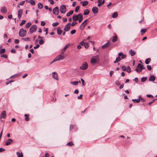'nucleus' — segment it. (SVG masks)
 <instances>
[{
  "mask_svg": "<svg viewBox=\"0 0 157 157\" xmlns=\"http://www.w3.org/2000/svg\"><path fill=\"white\" fill-rule=\"evenodd\" d=\"M23 12V10L22 9H20L17 11L18 17L19 19H20L21 17Z\"/></svg>",
  "mask_w": 157,
  "mask_h": 157,
  "instance_id": "obj_11",
  "label": "nucleus"
},
{
  "mask_svg": "<svg viewBox=\"0 0 157 157\" xmlns=\"http://www.w3.org/2000/svg\"><path fill=\"white\" fill-rule=\"evenodd\" d=\"M5 150V149L2 148H0V152H3Z\"/></svg>",
  "mask_w": 157,
  "mask_h": 157,
  "instance_id": "obj_59",
  "label": "nucleus"
},
{
  "mask_svg": "<svg viewBox=\"0 0 157 157\" xmlns=\"http://www.w3.org/2000/svg\"><path fill=\"white\" fill-rule=\"evenodd\" d=\"M32 25L31 22H29L26 24L25 25V27L26 28H29Z\"/></svg>",
  "mask_w": 157,
  "mask_h": 157,
  "instance_id": "obj_31",
  "label": "nucleus"
},
{
  "mask_svg": "<svg viewBox=\"0 0 157 157\" xmlns=\"http://www.w3.org/2000/svg\"><path fill=\"white\" fill-rule=\"evenodd\" d=\"M147 77H142L141 79V81L142 82H144V81H145L146 80V79L147 78Z\"/></svg>",
  "mask_w": 157,
  "mask_h": 157,
  "instance_id": "obj_40",
  "label": "nucleus"
},
{
  "mask_svg": "<svg viewBox=\"0 0 157 157\" xmlns=\"http://www.w3.org/2000/svg\"><path fill=\"white\" fill-rule=\"evenodd\" d=\"M37 29V26L36 25H33L29 29V32L30 33H32L33 32L36 31Z\"/></svg>",
  "mask_w": 157,
  "mask_h": 157,
  "instance_id": "obj_6",
  "label": "nucleus"
},
{
  "mask_svg": "<svg viewBox=\"0 0 157 157\" xmlns=\"http://www.w3.org/2000/svg\"><path fill=\"white\" fill-rule=\"evenodd\" d=\"M76 30L75 29H73L71 30V34H73L75 33Z\"/></svg>",
  "mask_w": 157,
  "mask_h": 157,
  "instance_id": "obj_50",
  "label": "nucleus"
},
{
  "mask_svg": "<svg viewBox=\"0 0 157 157\" xmlns=\"http://www.w3.org/2000/svg\"><path fill=\"white\" fill-rule=\"evenodd\" d=\"M139 98L140 99V100L142 102H144L145 101V100L143 98H141L140 96H139Z\"/></svg>",
  "mask_w": 157,
  "mask_h": 157,
  "instance_id": "obj_54",
  "label": "nucleus"
},
{
  "mask_svg": "<svg viewBox=\"0 0 157 157\" xmlns=\"http://www.w3.org/2000/svg\"><path fill=\"white\" fill-rule=\"evenodd\" d=\"M16 154L18 157H23V156L22 152L20 153V152H17Z\"/></svg>",
  "mask_w": 157,
  "mask_h": 157,
  "instance_id": "obj_23",
  "label": "nucleus"
},
{
  "mask_svg": "<svg viewBox=\"0 0 157 157\" xmlns=\"http://www.w3.org/2000/svg\"><path fill=\"white\" fill-rule=\"evenodd\" d=\"M38 7L39 9H41L43 7V5L40 2L38 4Z\"/></svg>",
  "mask_w": 157,
  "mask_h": 157,
  "instance_id": "obj_32",
  "label": "nucleus"
},
{
  "mask_svg": "<svg viewBox=\"0 0 157 157\" xmlns=\"http://www.w3.org/2000/svg\"><path fill=\"white\" fill-rule=\"evenodd\" d=\"M78 82L77 81L71 82V83L75 86L77 85L78 84Z\"/></svg>",
  "mask_w": 157,
  "mask_h": 157,
  "instance_id": "obj_33",
  "label": "nucleus"
},
{
  "mask_svg": "<svg viewBox=\"0 0 157 157\" xmlns=\"http://www.w3.org/2000/svg\"><path fill=\"white\" fill-rule=\"evenodd\" d=\"M82 3V6H86L88 5V2L87 1H84L83 2H81V3Z\"/></svg>",
  "mask_w": 157,
  "mask_h": 157,
  "instance_id": "obj_27",
  "label": "nucleus"
},
{
  "mask_svg": "<svg viewBox=\"0 0 157 157\" xmlns=\"http://www.w3.org/2000/svg\"><path fill=\"white\" fill-rule=\"evenodd\" d=\"M25 2V1H22L20 2L19 5L21 6H22L24 4Z\"/></svg>",
  "mask_w": 157,
  "mask_h": 157,
  "instance_id": "obj_51",
  "label": "nucleus"
},
{
  "mask_svg": "<svg viewBox=\"0 0 157 157\" xmlns=\"http://www.w3.org/2000/svg\"><path fill=\"white\" fill-rule=\"evenodd\" d=\"M132 101H136V102L137 103H139L140 101V99L139 98V99H132Z\"/></svg>",
  "mask_w": 157,
  "mask_h": 157,
  "instance_id": "obj_37",
  "label": "nucleus"
},
{
  "mask_svg": "<svg viewBox=\"0 0 157 157\" xmlns=\"http://www.w3.org/2000/svg\"><path fill=\"white\" fill-rule=\"evenodd\" d=\"M117 16H118L117 12H116L113 13L112 17L113 18H115L117 17Z\"/></svg>",
  "mask_w": 157,
  "mask_h": 157,
  "instance_id": "obj_25",
  "label": "nucleus"
},
{
  "mask_svg": "<svg viewBox=\"0 0 157 157\" xmlns=\"http://www.w3.org/2000/svg\"><path fill=\"white\" fill-rule=\"evenodd\" d=\"M52 12L54 14L57 15L59 13V9L58 7H56L53 8L52 10Z\"/></svg>",
  "mask_w": 157,
  "mask_h": 157,
  "instance_id": "obj_9",
  "label": "nucleus"
},
{
  "mask_svg": "<svg viewBox=\"0 0 157 157\" xmlns=\"http://www.w3.org/2000/svg\"><path fill=\"white\" fill-rule=\"evenodd\" d=\"M88 20H85L80 25L79 28L81 30H82L85 26L86 25V22L88 21Z\"/></svg>",
  "mask_w": 157,
  "mask_h": 157,
  "instance_id": "obj_8",
  "label": "nucleus"
},
{
  "mask_svg": "<svg viewBox=\"0 0 157 157\" xmlns=\"http://www.w3.org/2000/svg\"><path fill=\"white\" fill-rule=\"evenodd\" d=\"M45 157H49V154L48 153H46L45 155Z\"/></svg>",
  "mask_w": 157,
  "mask_h": 157,
  "instance_id": "obj_64",
  "label": "nucleus"
},
{
  "mask_svg": "<svg viewBox=\"0 0 157 157\" xmlns=\"http://www.w3.org/2000/svg\"><path fill=\"white\" fill-rule=\"evenodd\" d=\"M143 65H141L140 63L138 64L137 67V68H140V69L141 70V68L143 66Z\"/></svg>",
  "mask_w": 157,
  "mask_h": 157,
  "instance_id": "obj_41",
  "label": "nucleus"
},
{
  "mask_svg": "<svg viewBox=\"0 0 157 157\" xmlns=\"http://www.w3.org/2000/svg\"><path fill=\"white\" fill-rule=\"evenodd\" d=\"M81 13H79L77 15H74L72 17V20L74 21H77L79 17L80 14H81Z\"/></svg>",
  "mask_w": 157,
  "mask_h": 157,
  "instance_id": "obj_10",
  "label": "nucleus"
},
{
  "mask_svg": "<svg viewBox=\"0 0 157 157\" xmlns=\"http://www.w3.org/2000/svg\"><path fill=\"white\" fill-rule=\"evenodd\" d=\"M25 22H26V21L25 20H23L21 21V23L20 24V25L21 26H22L23 25L25 24Z\"/></svg>",
  "mask_w": 157,
  "mask_h": 157,
  "instance_id": "obj_39",
  "label": "nucleus"
},
{
  "mask_svg": "<svg viewBox=\"0 0 157 157\" xmlns=\"http://www.w3.org/2000/svg\"><path fill=\"white\" fill-rule=\"evenodd\" d=\"M79 9V6H77L75 9V11L76 12H78V10Z\"/></svg>",
  "mask_w": 157,
  "mask_h": 157,
  "instance_id": "obj_45",
  "label": "nucleus"
},
{
  "mask_svg": "<svg viewBox=\"0 0 157 157\" xmlns=\"http://www.w3.org/2000/svg\"><path fill=\"white\" fill-rule=\"evenodd\" d=\"M59 24V23L58 22H56V23H53L52 24V25L54 27L56 26H57Z\"/></svg>",
  "mask_w": 157,
  "mask_h": 157,
  "instance_id": "obj_44",
  "label": "nucleus"
},
{
  "mask_svg": "<svg viewBox=\"0 0 157 157\" xmlns=\"http://www.w3.org/2000/svg\"><path fill=\"white\" fill-rule=\"evenodd\" d=\"M83 16L81 14H80V17L78 20V22L79 23H80L83 20Z\"/></svg>",
  "mask_w": 157,
  "mask_h": 157,
  "instance_id": "obj_24",
  "label": "nucleus"
},
{
  "mask_svg": "<svg viewBox=\"0 0 157 157\" xmlns=\"http://www.w3.org/2000/svg\"><path fill=\"white\" fill-rule=\"evenodd\" d=\"M6 116V112L5 111H3L0 115V118H5Z\"/></svg>",
  "mask_w": 157,
  "mask_h": 157,
  "instance_id": "obj_19",
  "label": "nucleus"
},
{
  "mask_svg": "<svg viewBox=\"0 0 157 157\" xmlns=\"http://www.w3.org/2000/svg\"><path fill=\"white\" fill-rule=\"evenodd\" d=\"M110 45V43L108 41L105 44L103 45L102 46V48L103 49H104L107 48V47H109Z\"/></svg>",
  "mask_w": 157,
  "mask_h": 157,
  "instance_id": "obj_14",
  "label": "nucleus"
},
{
  "mask_svg": "<svg viewBox=\"0 0 157 157\" xmlns=\"http://www.w3.org/2000/svg\"><path fill=\"white\" fill-rule=\"evenodd\" d=\"M71 25V23H70L67 24L65 26V27L64 29V30L65 31H68L70 29Z\"/></svg>",
  "mask_w": 157,
  "mask_h": 157,
  "instance_id": "obj_12",
  "label": "nucleus"
},
{
  "mask_svg": "<svg viewBox=\"0 0 157 157\" xmlns=\"http://www.w3.org/2000/svg\"><path fill=\"white\" fill-rule=\"evenodd\" d=\"M147 31V29H142L141 30V33L142 35L145 33Z\"/></svg>",
  "mask_w": 157,
  "mask_h": 157,
  "instance_id": "obj_30",
  "label": "nucleus"
},
{
  "mask_svg": "<svg viewBox=\"0 0 157 157\" xmlns=\"http://www.w3.org/2000/svg\"><path fill=\"white\" fill-rule=\"evenodd\" d=\"M45 25V23L44 21H42L41 23V25L43 26H44Z\"/></svg>",
  "mask_w": 157,
  "mask_h": 157,
  "instance_id": "obj_62",
  "label": "nucleus"
},
{
  "mask_svg": "<svg viewBox=\"0 0 157 157\" xmlns=\"http://www.w3.org/2000/svg\"><path fill=\"white\" fill-rule=\"evenodd\" d=\"M99 59L98 56V55L93 56L91 60V63H92L94 64L96 63Z\"/></svg>",
  "mask_w": 157,
  "mask_h": 157,
  "instance_id": "obj_4",
  "label": "nucleus"
},
{
  "mask_svg": "<svg viewBox=\"0 0 157 157\" xmlns=\"http://www.w3.org/2000/svg\"><path fill=\"white\" fill-rule=\"evenodd\" d=\"M147 69L149 70H150L151 69V66L150 65H147Z\"/></svg>",
  "mask_w": 157,
  "mask_h": 157,
  "instance_id": "obj_58",
  "label": "nucleus"
},
{
  "mask_svg": "<svg viewBox=\"0 0 157 157\" xmlns=\"http://www.w3.org/2000/svg\"><path fill=\"white\" fill-rule=\"evenodd\" d=\"M2 57H4L5 58H7V56L6 54H4L2 55L1 56Z\"/></svg>",
  "mask_w": 157,
  "mask_h": 157,
  "instance_id": "obj_63",
  "label": "nucleus"
},
{
  "mask_svg": "<svg viewBox=\"0 0 157 157\" xmlns=\"http://www.w3.org/2000/svg\"><path fill=\"white\" fill-rule=\"evenodd\" d=\"M66 10V8L64 5H62L60 7V11L61 13H64Z\"/></svg>",
  "mask_w": 157,
  "mask_h": 157,
  "instance_id": "obj_7",
  "label": "nucleus"
},
{
  "mask_svg": "<svg viewBox=\"0 0 157 157\" xmlns=\"http://www.w3.org/2000/svg\"><path fill=\"white\" fill-rule=\"evenodd\" d=\"M48 28H47L45 29L44 31L46 32L45 35H46L48 33Z\"/></svg>",
  "mask_w": 157,
  "mask_h": 157,
  "instance_id": "obj_61",
  "label": "nucleus"
},
{
  "mask_svg": "<svg viewBox=\"0 0 157 157\" xmlns=\"http://www.w3.org/2000/svg\"><path fill=\"white\" fill-rule=\"evenodd\" d=\"M77 24V22H73L71 24V26H74L76 24Z\"/></svg>",
  "mask_w": 157,
  "mask_h": 157,
  "instance_id": "obj_57",
  "label": "nucleus"
},
{
  "mask_svg": "<svg viewBox=\"0 0 157 157\" xmlns=\"http://www.w3.org/2000/svg\"><path fill=\"white\" fill-rule=\"evenodd\" d=\"M25 120L26 121H28L29 120V115L27 114H25Z\"/></svg>",
  "mask_w": 157,
  "mask_h": 157,
  "instance_id": "obj_35",
  "label": "nucleus"
},
{
  "mask_svg": "<svg viewBox=\"0 0 157 157\" xmlns=\"http://www.w3.org/2000/svg\"><path fill=\"white\" fill-rule=\"evenodd\" d=\"M126 71L128 73H130L131 71V70L129 66H128L126 68Z\"/></svg>",
  "mask_w": 157,
  "mask_h": 157,
  "instance_id": "obj_38",
  "label": "nucleus"
},
{
  "mask_svg": "<svg viewBox=\"0 0 157 157\" xmlns=\"http://www.w3.org/2000/svg\"><path fill=\"white\" fill-rule=\"evenodd\" d=\"M129 53L131 56H133L135 55V53L134 51H133L131 49Z\"/></svg>",
  "mask_w": 157,
  "mask_h": 157,
  "instance_id": "obj_29",
  "label": "nucleus"
},
{
  "mask_svg": "<svg viewBox=\"0 0 157 157\" xmlns=\"http://www.w3.org/2000/svg\"><path fill=\"white\" fill-rule=\"evenodd\" d=\"M53 75L52 76L54 79L57 80H58V75L57 73H56L55 72H54L52 73Z\"/></svg>",
  "mask_w": 157,
  "mask_h": 157,
  "instance_id": "obj_15",
  "label": "nucleus"
},
{
  "mask_svg": "<svg viewBox=\"0 0 157 157\" xmlns=\"http://www.w3.org/2000/svg\"><path fill=\"white\" fill-rule=\"evenodd\" d=\"M156 100H157V99H154L152 100V101H151V102H150L149 103H148V105H150L152 103H153V102H154Z\"/></svg>",
  "mask_w": 157,
  "mask_h": 157,
  "instance_id": "obj_55",
  "label": "nucleus"
},
{
  "mask_svg": "<svg viewBox=\"0 0 157 157\" xmlns=\"http://www.w3.org/2000/svg\"><path fill=\"white\" fill-rule=\"evenodd\" d=\"M80 44L82 46L84 45L85 47L86 48H88V46H89L88 45L87 43H84V42L83 41H82L81 42Z\"/></svg>",
  "mask_w": 157,
  "mask_h": 157,
  "instance_id": "obj_17",
  "label": "nucleus"
},
{
  "mask_svg": "<svg viewBox=\"0 0 157 157\" xmlns=\"http://www.w3.org/2000/svg\"><path fill=\"white\" fill-rule=\"evenodd\" d=\"M57 33L58 35H60L62 32V30L61 29L60 27H58L57 29Z\"/></svg>",
  "mask_w": 157,
  "mask_h": 157,
  "instance_id": "obj_20",
  "label": "nucleus"
},
{
  "mask_svg": "<svg viewBox=\"0 0 157 157\" xmlns=\"http://www.w3.org/2000/svg\"><path fill=\"white\" fill-rule=\"evenodd\" d=\"M126 57V55L124 54L122 52H121L118 54V57L116 58L115 61L114 62V63L120 61L121 59H123Z\"/></svg>",
  "mask_w": 157,
  "mask_h": 157,
  "instance_id": "obj_1",
  "label": "nucleus"
},
{
  "mask_svg": "<svg viewBox=\"0 0 157 157\" xmlns=\"http://www.w3.org/2000/svg\"><path fill=\"white\" fill-rule=\"evenodd\" d=\"M81 80L82 82V85L83 86H85V81H84V80L82 78H81Z\"/></svg>",
  "mask_w": 157,
  "mask_h": 157,
  "instance_id": "obj_48",
  "label": "nucleus"
},
{
  "mask_svg": "<svg viewBox=\"0 0 157 157\" xmlns=\"http://www.w3.org/2000/svg\"><path fill=\"white\" fill-rule=\"evenodd\" d=\"M0 10L2 12L4 13H6L7 12V9L5 6L2 7Z\"/></svg>",
  "mask_w": 157,
  "mask_h": 157,
  "instance_id": "obj_16",
  "label": "nucleus"
},
{
  "mask_svg": "<svg viewBox=\"0 0 157 157\" xmlns=\"http://www.w3.org/2000/svg\"><path fill=\"white\" fill-rule=\"evenodd\" d=\"M65 57V56H64L63 55L61 54H60L58 56H57L50 63V64H51L52 63L54 62L58 61H60L61 60H63L64 59Z\"/></svg>",
  "mask_w": 157,
  "mask_h": 157,
  "instance_id": "obj_2",
  "label": "nucleus"
},
{
  "mask_svg": "<svg viewBox=\"0 0 157 157\" xmlns=\"http://www.w3.org/2000/svg\"><path fill=\"white\" fill-rule=\"evenodd\" d=\"M65 51L66 50L64 48L62 49L61 50V54L63 55L64 54V52H65Z\"/></svg>",
  "mask_w": 157,
  "mask_h": 157,
  "instance_id": "obj_49",
  "label": "nucleus"
},
{
  "mask_svg": "<svg viewBox=\"0 0 157 157\" xmlns=\"http://www.w3.org/2000/svg\"><path fill=\"white\" fill-rule=\"evenodd\" d=\"M5 52V48H3L0 49V54H2Z\"/></svg>",
  "mask_w": 157,
  "mask_h": 157,
  "instance_id": "obj_36",
  "label": "nucleus"
},
{
  "mask_svg": "<svg viewBox=\"0 0 157 157\" xmlns=\"http://www.w3.org/2000/svg\"><path fill=\"white\" fill-rule=\"evenodd\" d=\"M28 2L33 6L35 4V2L33 0H29Z\"/></svg>",
  "mask_w": 157,
  "mask_h": 157,
  "instance_id": "obj_26",
  "label": "nucleus"
},
{
  "mask_svg": "<svg viewBox=\"0 0 157 157\" xmlns=\"http://www.w3.org/2000/svg\"><path fill=\"white\" fill-rule=\"evenodd\" d=\"M13 141L11 139H9L7 140L6 142V145L8 146Z\"/></svg>",
  "mask_w": 157,
  "mask_h": 157,
  "instance_id": "obj_18",
  "label": "nucleus"
},
{
  "mask_svg": "<svg viewBox=\"0 0 157 157\" xmlns=\"http://www.w3.org/2000/svg\"><path fill=\"white\" fill-rule=\"evenodd\" d=\"M117 86H119L120 84L119 81H117L115 82Z\"/></svg>",
  "mask_w": 157,
  "mask_h": 157,
  "instance_id": "obj_60",
  "label": "nucleus"
},
{
  "mask_svg": "<svg viewBox=\"0 0 157 157\" xmlns=\"http://www.w3.org/2000/svg\"><path fill=\"white\" fill-rule=\"evenodd\" d=\"M70 44H68L65 46L63 48L65 49V50H66L67 48L70 46Z\"/></svg>",
  "mask_w": 157,
  "mask_h": 157,
  "instance_id": "obj_46",
  "label": "nucleus"
},
{
  "mask_svg": "<svg viewBox=\"0 0 157 157\" xmlns=\"http://www.w3.org/2000/svg\"><path fill=\"white\" fill-rule=\"evenodd\" d=\"M136 70L138 73H140V72H141L142 71V70L141 69H138L137 68L136 69Z\"/></svg>",
  "mask_w": 157,
  "mask_h": 157,
  "instance_id": "obj_53",
  "label": "nucleus"
},
{
  "mask_svg": "<svg viewBox=\"0 0 157 157\" xmlns=\"http://www.w3.org/2000/svg\"><path fill=\"white\" fill-rule=\"evenodd\" d=\"M48 1L50 2L51 4L53 5L54 4V2L53 0H48Z\"/></svg>",
  "mask_w": 157,
  "mask_h": 157,
  "instance_id": "obj_56",
  "label": "nucleus"
},
{
  "mask_svg": "<svg viewBox=\"0 0 157 157\" xmlns=\"http://www.w3.org/2000/svg\"><path fill=\"white\" fill-rule=\"evenodd\" d=\"M155 80V77L153 75H151L149 78V80L150 81H154Z\"/></svg>",
  "mask_w": 157,
  "mask_h": 157,
  "instance_id": "obj_21",
  "label": "nucleus"
},
{
  "mask_svg": "<svg viewBox=\"0 0 157 157\" xmlns=\"http://www.w3.org/2000/svg\"><path fill=\"white\" fill-rule=\"evenodd\" d=\"M73 144L72 142H70L67 144V145L71 146Z\"/></svg>",
  "mask_w": 157,
  "mask_h": 157,
  "instance_id": "obj_43",
  "label": "nucleus"
},
{
  "mask_svg": "<svg viewBox=\"0 0 157 157\" xmlns=\"http://www.w3.org/2000/svg\"><path fill=\"white\" fill-rule=\"evenodd\" d=\"M98 9L96 6L94 7L92 9V11L94 14H96L98 12Z\"/></svg>",
  "mask_w": 157,
  "mask_h": 157,
  "instance_id": "obj_13",
  "label": "nucleus"
},
{
  "mask_svg": "<svg viewBox=\"0 0 157 157\" xmlns=\"http://www.w3.org/2000/svg\"><path fill=\"white\" fill-rule=\"evenodd\" d=\"M150 61L151 59L150 58L146 59L145 61V63L147 64H149Z\"/></svg>",
  "mask_w": 157,
  "mask_h": 157,
  "instance_id": "obj_34",
  "label": "nucleus"
},
{
  "mask_svg": "<svg viewBox=\"0 0 157 157\" xmlns=\"http://www.w3.org/2000/svg\"><path fill=\"white\" fill-rule=\"evenodd\" d=\"M19 34L20 36H25L26 34V30L24 29L23 28H21L19 30Z\"/></svg>",
  "mask_w": 157,
  "mask_h": 157,
  "instance_id": "obj_3",
  "label": "nucleus"
},
{
  "mask_svg": "<svg viewBox=\"0 0 157 157\" xmlns=\"http://www.w3.org/2000/svg\"><path fill=\"white\" fill-rule=\"evenodd\" d=\"M11 52L12 53H16V51H15V49L13 48H12L11 49Z\"/></svg>",
  "mask_w": 157,
  "mask_h": 157,
  "instance_id": "obj_47",
  "label": "nucleus"
},
{
  "mask_svg": "<svg viewBox=\"0 0 157 157\" xmlns=\"http://www.w3.org/2000/svg\"><path fill=\"white\" fill-rule=\"evenodd\" d=\"M73 11L72 10L70 11L69 12L67 13L66 16H69L70 15L73 14Z\"/></svg>",
  "mask_w": 157,
  "mask_h": 157,
  "instance_id": "obj_28",
  "label": "nucleus"
},
{
  "mask_svg": "<svg viewBox=\"0 0 157 157\" xmlns=\"http://www.w3.org/2000/svg\"><path fill=\"white\" fill-rule=\"evenodd\" d=\"M88 64L86 62H84L80 67L79 69L82 70H86L88 68Z\"/></svg>",
  "mask_w": 157,
  "mask_h": 157,
  "instance_id": "obj_5",
  "label": "nucleus"
},
{
  "mask_svg": "<svg viewBox=\"0 0 157 157\" xmlns=\"http://www.w3.org/2000/svg\"><path fill=\"white\" fill-rule=\"evenodd\" d=\"M44 43L43 40H39V43L40 45Z\"/></svg>",
  "mask_w": 157,
  "mask_h": 157,
  "instance_id": "obj_52",
  "label": "nucleus"
},
{
  "mask_svg": "<svg viewBox=\"0 0 157 157\" xmlns=\"http://www.w3.org/2000/svg\"><path fill=\"white\" fill-rule=\"evenodd\" d=\"M90 13V11L88 9H86L84 10L83 15H86L89 14Z\"/></svg>",
  "mask_w": 157,
  "mask_h": 157,
  "instance_id": "obj_22",
  "label": "nucleus"
},
{
  "mask_svg": "<svg viewBox=\"0 0 157 157\" xmlns=\"http://www.w3.org/2000/svg\"><path fill=\"white\" fill-rule=\"evenodd\" d=\"M105 0H103L102 2H101L102 3H98V7H100V6H101L103 4L104 2H105Z\"/></svg>",
  "mask_w": 157,
  "mask_h": 157,
  "instance_id": "obj_42",
  "label": "nucleus"
}]
</instances>
